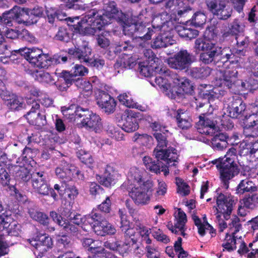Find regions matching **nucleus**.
<instances>
[{
  "mask_svg": "<svg viewBox=\"0 0 258 258\" xmlns=\"http://www.w3.org/2000/svg\"><path fill=\"white\" fill-rule=\"evenodd\" d=\"M173 85L170 92L174 95L190 93L192 90V86L188 79L184 77H176L173 78Z\"/></svg>",
  "mask_w": 258,
  "mask_h": 258,
  "instance_id": "nucleus-18",
  "label": "nucleus"
},
{
  "mask_svg": "<svg viewBox=\"0 0 258 258\" xmlns=\"http://www.w3.org/2000/svg\"><path fill=\"white\" fill-rule=\"evenodd\" d=\"M55 174L58 178L68 181L73 178L81 179L83 177L80 171L74 166L65 161H61L55 169Z\"/></svg>",
  "mask_w": 258,
  "mask_h": 258,
  "instance_id": "nucleus-13",
  "label": "nucleus"
},
{
  "mask_svg": "<svg viewBox=\"0 0 258 258\" xmlns=\"http://www.w3.org/2000/svg\"><path fill=\"white\" fill-rule=\"evenodd\" d=\"M228 232L227 233H229L232 235H236L237 233L241 230L242 224L238 217L234 216L230 219L228 223Z\"/></svg>",
  "mask_w": 258,
  "mask_h": 258,
  "instance_id": "nucleus-47",
  "label": "nucleus"
},
{
  "mask_svg": "<svg viewBox=\"0 0 258 258\" xmlns=\"http://www.w3.org/2000/svg\"><path fill=\"white\" fill-rule=\"evenodd\" d=\"M235 154V149L231 148L224 158H219L215 161L217 168L220 169L221 178L226 189L228 187V180L238 172V166L234 161Z\"/></svg>",
  "mask_w": 258,
  "mask_h": 258,
  "instance_id": "nucleus-5",
  "label": "nucleus"
},
{
  "mask_svg": "<svg viewBox=\"0 0 258 258\" xmlns=\"http://www.w3.org/2000/svg\"><path fill=\"white\" fill-rule=\"evenodd\" d=\"M97 11L93 9L82 20V22L88 25L85 28V32L87 34L94 35L101 30L105 25L112 23L114 20L122 21L124 17L123 13L116 8L114 2H109L103 12H100L98 18L94 17Z\"/></svg>",
  "mask_w": 258,
  "mask_h": 258,
  "instance_id": "nucleus-1",
  "label": "nucleus"
},
{
  "mask_svg": "<svg viewBox=\"0 0 258 258\" xmlns=\"http://www.w3.org/2000/svg\"><path fill=\"white\" fill-rule=\"evenodd\" d=\"M156 66L149 65L147 62H144L139 63V69L140 74L146 77L152 76L155 73V70Z\"/></svg>",
  "mask_w": 258,
  "mask_h": 258,
  "instance_id": "nucleus-54",
  "label": "nucleus"
},
{
  "mask_svg": "<svg viewBox=\"0 0 258 258\" xmlns=\"http://www.w3.org/2000/svg\"><path fill=\"white\" fill-rule=\"evenodd\" d=\"M155 83L163 91H169L171 89L170 82L172 78L170 75V71L164 67H156L155 70Z\"/></svg>",
  "mask_w": 258,
  "mask_h": 258,
  "instance_id": "nucleus-15",
  "label": "nucleus"
},
{
  "mask_svg": "<svg viewBox=\"0 0 258 258\" xmlns=\"http://www.w3.org/2000/svg\"><path fill=\"white\" fill-rule=\"evenodd\" d=\"M39 245L38 247L39 252H43L50 249L53 245L51 238L45 235H39Z\"/></svg>",
  "mask_w": 258,
  "mask_h": 258,
  "instance_id": "nucleus-45",
  "label": "nucleus"
},
{
  "mask_svg": "<svg viewBox=\"0 0 258 258\" xmlns=\"http://www.w3.org/2000/svg\"><path fill=\"white\" fill-rule=\"evenodd\" d=\"M145 249L146 256L147 258H151L160 254L158 247L153 245H151V244H148Z\"/></svg>",
  "mask_w": 258,
  "mask_h": 258,
  "instance_id": "nucleus-64",
  "label": "nucleus"
},
{
  "mask_svg": "<svg viewBox=\"0 0 258 258\" xmlns=\"http://www.w3.org/2000/svg\"><path fill=\"white\" fill-rule=\"evenodd\" d=\"M177 31L179 35L183 38L191 39L196 38L199 35V31L191 28L180 26L177 27Z\"/></svg>",
  "mask_w": 258,
  "mask_h": 258,
  "instance_id": "nucleus-43",
  "label": "nucleus"
},
{
  "mask_svg": "<svg viewBox=\"0 0 258 258\" xmlns=\"http://www.w3.org/2000/svg\"><path fill=\"white\" fill-rule=\"evenodd\" d=\"M31 183L35 192L43 196L49 194L50 188L42 173H34L32 177Z\"/></svg>",
  "mask_w": 258,
  "mask_h": 258,
  "instance_id": "nucleus-19",
  "label": "nucleus"
},
{
  "mask_svg": "<svg viewBox=\"0 0 258 258\" xmlns=\"http://www.w3.org/2000/svg\"><path fill=\"white\" fill-rule=\"evenodd\" d=\"M211 73V69L207 66L195 67L190 71L191 75L197 79H202L207 77Z\"/></svg>",
  "mask_w": 258,
  "mask_h": 258,
  "instance_id": "nucleus-46",
  "label": "nucleus"
},
{
  "mask_svg": "<svg viewBox=\"0 0 258 258\" xmlns=\"http://www.w3.org/2000/svg\"><path fill=\"white\" fill-rule=\"evenodd\" d=\"M27 108L29 111L25 116L28 122L39 127L46 124V114L45 110L40 108L39 104L33 98L26 97Z\"/></svg>",
  "mask_w": 258,
  "mask_h": 258,
  "instance_id": "nucleus-8",
  "label": "nucleus"
},
{
  "mask_svg": "<svg viewBox=\"0 0 258 258\" xmlns=\"http://www.w3.org/2000/svg\"><path fill=\"white\" fill-rule=\"evenodd\" d=\"M152 235L157 241L164 243H167L170 241L169 237L160 229H153L152 231Z\"/></svg>",
  "mask_w": 258,
  "mask_h": 258,
  "instance_id": "nucleus-60",
  "label": "nucleus"
},
{
  "mask_svg": "<svg viewBox=\"0 0 258 258\" xmlns=\"http://www.w3.org/2000/svg\"><path fill=\"white\" fill-rule=\"evenodd\" d=\"M50 216L59 226L62 227L67 232L73 235H77V232L79 230V227H81L85 231H88L90 228L89 224L92 223L93 219L97 218L96 215L92 214L85 217L80 214L74 215L73 217L69 215L70 221L67 222L54 211L50 212Z\"/></svg>",
  "mask_w": 258,
  "mask_h": 258,
  "instance_id": "nucleus-3",
  "label": "nucleus"
},
{
  "mask_svg": "<svg viewBox=\"0 0 258 258\" xmlns=\"http://www.w3.org/2000/svg\"><path fill=\"white\" fill-rule=\"evenodd\" d=\"M173 40L165 35L158 36L153 41L152 46L154 48L165 47L173 44Z\"/></svg>",
  "mask_w": 258,
  "mask_h": 258,
  "instance_id": "nucleus-41",
  "label": "nucleus"
},
{
  "mask_svg": "<svg viewBox=\"0 0 258 258\" xmlns=\"http://www.w3.org/2000/svg\"><path fill=\"white\" fill-rule=\"evenodd\" d=\"M155 83L163 91H169L171 89L170 82L172 78L170 75V71L164 67H156L155 70Z\"/></svg>",
  "mask_w": 258,
  "mask_h": 258,
  "instance_id": "nucleus-14",
  "label": "nucleus"
},
{
  "mask_svg": "<svg viewBox=\"0 0 258 258\" xmlns=\"http://www.w3.org/2000/svg\"><path fill=\"white\" fill-rule=\"evenodd\" d=\"M92 215H96L97 218L93 219L92 223L89 224L90 229H93L97 235L104 236V226L106 225V221L102 220L99 214L92 213Z\"/></svg>",
  "mask_w": 258,
  "mask_h": 258,
  "instance_id": "nucleus-33",
  "label": "nucleus"
},
{
  "mask_svg": "<svg viewBox=\"0 0 258 258\" xmlns=\"http://www.w3.org/2000/svg\"><path fill=\"white\" fill-rule=\"evenodd\" d=\"M238 66L237 61H233L226 70L220 72V74L222 75V76L220 77V80L222 82L220 86L224 85L228 88L232 87L237 77L238 74L237 68Z\"/></svg>",
  "mask_w": 258,
  "mask_h": 258,
  "instance_id": "nucleus-16",
  "label": "nucleus"
},
{
  "mask_svg": "<svg viewBox=\"0 0 258 258\" xmlns=\"http://www.w3.org/2000/svg\"><path fill=\"white\" fill-rule=\"evenodd\" d=\"M7 105L12 110H18L23 108V101L21 98L13 96L8 99Z\"/></svg>",
  "mask_w": 258,
  "mask_h": 258,
  "instance_id": "nucleus-55",
  "label": "nucleus"
},
{
  "mask_svg": "<svg viewBox=\"0 0 258 258\" xmlns=\"http://www.w3.org/2000/svg\"><path fill=\"white\" fill-rule=\"evenodd\" d=\"M195 49L197 53L203 51L200 54V60L205 64H209L218 57L221 59L228 60L234 55L231 50L228 47L222 48L221 47L216 46L215 44L210 40L198 38L195 42Z\"/></svg>",
  "mask_w": 258,
  "mask_h": 258,
  "instance_id": "nucleus-2",
  "label": "nucleus"
},
{
  "mask_svg": "<svg viewBox=\"0 0 258 258\" xmlns=\"http://www.w3.org/2000/svg\"><path fill=\"white\" fill-rule=\"evenodd\" d=\"M32 76L36 80L41 83H50L53 81L50 74L42 70L34 72Z\"/></svg>",
  "mask_w": 258,
  "mask_h": 258,
  "instance_id": "nucleus-51",
  "label": "nucleus"
},
{
  "mask_svg": "<svg viewBox=\"0 0 258 258\" xmlns=\"http://www.w3.org/2000/svg\"><path fill=\"white\" fill-rule=\"evenodd\" d=\"M122 120V128L127 133L135 132L139 128V119L133 111L125 112Z\"/></svg>",
  "mask_w": 258,
  "mask_h": 258,
  "instance_id": "nucleus-22",
  "label": "nucleus"
},
{
  "mask_svg": "<svg viewBox=\"0 0 258 258\" xmlns=\"http://www.w3.org/2000/svg\"><path fill=\"white\" fill-rule=\"evenodd\" d=\"M154 136L157 142V146L153 152L155 158L158 161H164L168 167L175 166L178 162L177 150L168 147V142L164 134L155 133Z\"/></svg>",
  "mask_w": 258,
  "mask_h": 258,
  "instance_id": "nucleus-4",
  "label": "nucleus"
},
{
  "mask_svg": "<svg viewBox=\"0 0 258 258\" xmlns=\"http://www.w3.org/2000/svg\"><path fill=\"white\" fill-rule=\"evenodd\" d=\"M146 172L142 168L133 167L131 168L127 174V181L125 182V186H130L132 185L135 186L136 184L140 185L145 182L144 179V176Z\"/></svg>",
  "mask_w": 258,
  "mask_h": 258,
  "instance_id": "nucleus-23",
  "label": "nucleus"
},
{
  "mask_svg": "<svg viewBox=\"0 0 258 258\" xmlns=\"http://www.w3.org/2000/svg\"><path fill=\"white\" fill-rule=\"evenodd\" d=\"M199 89L201 94L208 100H210L211 98H219L220 95H223L224 93V91L219 87L212 88L210 85L206 84L201 85Z\"/></svg>",
  "mask_w": 258,
  "mask_h": 258,
  "instance_id": "nucleus-28",
  "label": "nucleus"
},
{
  "mask_svg": "<svg viewBox=\"0 0 258 258\" xmlns=\"http://www.w3.org/2000/svg\"><path fill=\"white\" fill-rule=\"evenodd\" d=\"M206 5L209 11L219 19L227 20L232 13V8L220 0H206Z\"/></svg>",
  "mask_w": 258,
  "mask_h": 258,
  "instance_id": "nucleus-11",
  "label": "nucleus"
},
{
  "mask_svg": "<svg viewBox=\"0 0 258 258\" xmlns=\"http://www.w3.org/2000/svg\"><path fill=\"white\" fill-rule=\"evenodd\" d=\"M76 109L77 106L75 105H71L69 107L63 106L61 107V112L67 118L76 120Z\"/></svg>",
  "mask_w": 258,
  "mask_h": 258,
  "instance_id": "nucleus-57",
  "label": "nucleus"
},
{
  "mask_svg": "<svg viewBox=\"0 0 258 258\" xmlns=\"http://www.w3.org/2000/svg\"><path fill=\"white\" fill-rule=\"evenodd\" d=\"M243 30L242 27L239 24L238 20L235 19L229 26V31L223 34V37H227L230 34L236 35Z\"/></svg>",
  "mask_w": 258,
  "mask_h": 258,
  "instance_id": "nucleus-49",
  "label": "nucleus"
},
{
  "mask_svg": "<svg viewBox=\"0 0 258 258\" xmlns=\"http://www.w3.org/2000/svg\"><path fill=\"white\" fill-rule=\"evenodd\" d=\"M174 217L175 220L174 225L173 226L171 223H169L167 225L168 228L172 232L175 233L180 232V234L184 236L185 235L184 226L187 221L186 216L181 209H178L174 213Z\"/></svg>",
  "mask_w": 258,
  "mask_h": 258,
  "instance_id": "nucleus-20",
  "label": "nucleus"
},
{
  "mask_svg": "<svg viewBox=\"0 0 258 258\" xmlns=\"http://www.w3.org/2000/svg\"><path fill=\"white\" fill-rule=\"evenodd\" d=\"M257 190L255 184L250 179H245L241 180L236 187V194L243 195L245 192H252Z\"/></svg>",
  "mask_w": 258,
  "mask_h": 258,
  "instance_id": "nucleus-35",
  "label": "nucleus"
},
{
  "mask_svg": "<svg viewBox=\"0 0 258 258\" xmlns=\"http://www.w3.org/2000/svg\"><path fill=\"white\" fill-rule=\"evenodd\" d=\"M82 122L84 125L93 130L95 132L99 131L102 127L99 116L91 112L86 118L83 119Z\"/></svg>",
  "mask_w": 258,
  "mask_h": 258,
  "instance_id": "nucleus-30",
  "label": "nucleus"
},
{
  "mask_svg": "<svg viewBox=\"0 0 258 258\" xmlns=\"http://www.w3.org/2000/svg\"><path fill=\"white\" fill-rule=\"evenodd\" d=\"M230 140V138L226 134L219 133L213 137L212 139V144L214 148L222 150L227 147Z\"/></svg>",
  "mask_w": 258,
  "mask_h": 258,
  "instance_id": "nucleus-37",
  "label": "nucleus"
},
{
  "mask_svg": "<svg viewBox=\"0 0 258 258\" xmlns=\"http://www.w3.org/2000/svg\"><path fill=\"white\" fill-rule=\"evenodd\" d=\"M237 246H238L239 248L237 250L238 253L240 255H243L248 253L251 249H249L246 243L244 242L242 236L238 237V240H237Z\"/></svg>",
  "mask_w": 258,
  "mask_h": 258,
  "instance_id": "nucleus-63",
  "label": "nucleus"
},
{
  "mask_svg": "<svg viewBox=\"0 0 258 258\" xmlns=\"http://www.w3.org/2000/svg\"><path fill=\"white\" fill-rule=\"evenodd\" d=\"M143 162L149 170L154 172L156 173H160L161 171L164 172V175L166 176L169 173V170H167L165 167L163 166L160 167L159 164H156L154 161H153L152 159L150 157H144L143 158Z\"/></svg>",
  "mask_w": 258,
  "mask_h": 258,
  "instance_id": "nucleus-38",
  "label": "nucleus"
},
{
  "mask_svg": "<svg viewBox=\"0 0 258 258\" xmlns=\"http://www.w3.org/2000/svg\"><path fill=\"white\" fill-rule=\"evenodd\" d=\"M238 235H232L229 233H226L225 239L222 243L224 250L225 249L228 251L235 250L237 248V240H238Z\"/></svg>",
  "mask_w": 258,
  "mask_h": 258,
  "instance_id": "nucleus-40",
  "label": "nucleus"
},
{
  "mask_svg": "<svg viewBox=\"0 0 258 258\" xmlns=\"http://www.w3.org/2000/svg\"><path fill=\"white\" fill-rule=\"evenodd\" d=\"M79 88L82 94L84 96H89L92 94V86L89 82L82 80Z\"/></svg>",
  "mask_w": 258,
  "mask_h": 258,
  "instance_id": "nucleus-62",
  "label": "nucleus"
},
{
  "mask_svg": "<svg viewBox=\"0 0 258 258\" xmlns=\"http://www.w3.org/2000/svg\"><path fill=\"white\" fill-rule=\"evenodd\" d=\"M135 229L137 232L141 237L143 242H145L147 244H151L152 240L149 238V235L152 232L150 228L141 224H139L136 225Z\"/></svg>",
  "mask_w": 258,
  "mask_h": 258,
  "instance_id": "nucleus-44",
  "label": "nucleus"
},
{
  "mask_svg": "<svg viewBox=\"0 0 258 258\" xmlns=\"http://www.w3.org/2000/svg\"><path fill=\"white\" fill-rule=\"evenodd\" d=\"M242 204L248 209H254L258 205V194L249 195L242 200Z\"/></svg>",
  "mask_w": 258,
  "mask_h": 258,
  "instance_id": "nucleus-50",
  "label": "nucleus"
},
{
  "mask_svg": "<svg viewBox=\"0 0 258 258\" xmlns=\"http://www.w3.org/2000/svg\"><path fill=\"white\" fill-rule=\"evenodd\" d=\"M198 123L199 132L209 136H213L217 131L215 122L208 116H200Z\"/></svg>",
  "mask_w": 258,
  "mask_h": 258,
  "instance_id": "nucleus-24",
  "label": "nucleus"
},
{
  "mask_svg": "<svg viewBox=\"0 0 258 258\" xmlns=\"http://www.w3.org/2000/svg\"><path fill=\"white\" fill-rule=\"evenodd\" d=\"M177 123L180 128L187 129L191 126V118L188 112L182 109L177 110L176 115Z\"/></svg>",
  "mask_w": 258,
  "mask_h": 258,
  "instance_id": "nucleus-31",
  "label": "nucleus"
},
{
  "mask_svg": "<svg viewBox=\"0 0 258 258\" xmlns=\"http://www.w3.org/2000/svg\"><path fill=\"white\" fill-rule=\"evenodd\" d=\"M25 12H28V10L25 8H21L18 7H15L10 11L4 13V23L7 25L11 26L12 22H16L18 23H26L25 20Z\"/></svg>",
  "mask_w": 258,
  "mask_h": 258,
  "instance_id": "nucleus-17",
  "label": "nucleus"
},
{
  "mask_svg": "<svg viewBox=\"0 0 258 258\" xmlns=\"http://www.w3.org/2000/svg\"><path fill=\"white\" fill-rule=\"evenodd\" d=\"M16 177L18 179H21L27 182L32 178L33 175L30 173L29 171L25 167L16 166L15 167Z\"/></svg>",
  "mask_w": 258,
  "mask_h": 258,
  "instance_id": "nucleus-48",
  "label": "nucleus"
},
{
  "mask_svg": "<svg viewBox=\"0 0 258 258\" xmlns=\"http://www.w3.org/2000/svg\"><path fill=\"white\" fill-rule=\"evenodd\" d=\"M10 227L7 230L9 235L18 236L20 232V226L13 221L12 212L5 209L0 200V230Z\"/></svg>",
  "mask_w": 258,
  "mask_h": 258,
  "instance_id": "nucleus-10",
  "label": "nucleus"
},
{
  "mask_svg": "<svg viewBox=\"0 0 258 258\" xmlns=\"http://www.w3.org/2000/svg\"><path fill=\"white\" fill-rule=\"evenodd\" d=\"M98 106L108 114L113 113L116 107V102L114 98L105 92H100L97 99Z\"/></svg>",
  "mask_w": 258,
  "mask_h": 258,
  "instance_id": "nucleus-21",
  "label": "nucleus"
},
{
  "mask_svg": "<svg viewBox=\"0 0 258 258\" xmlns=\"http://www.w3.org/2000/svg\"><path fill=\"white\" fill-rule=\"evenodd\" d=\"M123 31L125 35L143 41V43L141 44L142 46H145L146 41L150 40L154 33L153 29L146 28L142 22L137 19L128 20L124 23Z\"/></svg>",
  "mask_w": 258,
  "mask_h": 258,
  "instance_id": "nucleus-6",
  "label": "nucleus"
},
{
  "mask_svg": "<svg viewBox=\"0 0 258 258\" xmlns=\"http://www.w3.org/2000/svg\"><path fill=\"white\" fill-rule=\"evenodd\" d=\"M217 192L216 217L220 218L223 216L225 219L228 220L237 200L228 193L219 192L218 190Z\"/></svg>",
  "mask_w": 258,
  "mask_h": 258,
  "instance_id": "nucleus-7",
  "label": "nucleus"
},
{
  "mask_svg": "<svg viewBox=\"0 0 258 258\" xmlns=\"http://www.w3.org/2000/svg\"><path fill=\"white\" fill-rule=\"evenodd\" d=\"M153 183L150 180H147L140 185L136 184L133 187H128L131 189L130 196L137 205H146L150 200L151 192L152 190Z\"/></svg>",
  "mask_w": 258,
  "mask_h": 258,
  "instance_id": "nucleus-9",
  "label": "nucleus"
},
{
  "mask_svg": "<svg viewBox=\"0 0 258 258\" xmlns=\"http://www.w3.org/2000/svg\"><path fill=\"white\" fill-rule=\"evenodd\" d=\"M42 50L37 48H25L22 50V55L31 64L35 65L38 57L41 54Z\"/></svg>",
  "mask_w": 258,
  "mask_h": 258,
  "instance_id": "nucleus-36",
  "label": "nucleus"
},
{
  "mask_svg": "<svg viewBox=\"0 0 258 258\" xmlns=\"http://www.w3.org/2000/svg\"><path fill=\"white\" fill-rule=\"evenodd\" d=\"M53 60L54 58L52 59L48 55L42 52L41 54L38 57L37 60L38 62H36L34 66L41 68H48L52 63Z\"/></svg>",
  "mask_w": 258,
  "mask_h": 258,
  "instance_id": "nucleus-53",
  "label": "nucleus"
},
{
  "mask_svg": "<svg viewBox=\"0 0 258 258\" xmlns=\"http://www.w3.org/2000/svg\"><path fill=\"white\" fill-rule=\"evenodd\" d=\"M88 73V69L82 65L76 64L71 71V73L62 72V76L68 84L72 83L74 77L84 76Z\"/></svg>",
  "mask_w": 258,
  "mask_h": 258,
  "instance_id": "nucleus-29",
  "label": "nucleus"
},
{
  "mask_svg": "<svg viewBox=\"0 0 258 258\" xmlns=\"http://www.w3.org/2000/svg\"><path fill=\"white\" fill-rule=\"evenodd\" d=\"M251 114L246 118V122L249 126L253 127L257 125L255 128V135L258 136V99L251 105Z\"/></svg>",
  "mask_w": 258,
  "mask_h": 258,
  "instance_id": "nucleus-34",
  "label": "nucleus"
},
{
  "mask_svg": "<svg viewBox=\"0 0 258 258\" xmlns=\"http://www.w3.org/2000/svg\"><path fill=\"white\" fill-rule=\"evenodd\" d=\"M206 21V16L201 12L196 13L192 18L191 23L196 27H201Z\"/></svg>",
  "mask_w": 258,
  "mask_h": 258,
  "instance_id": "nucleus-58",
  "label": "nucleus"
},
{
  "mask_svg": "<svg viewBox=\"0 0 258 258\" xmlns=\"http://www.w3.org/2000/svg\"><path fill=\"white\" fill-rule=\"evenodd\" d=\"M192 61V55L186 50L181 49L168 59V64L172 68L182 70L187 69Z\"/></svg>",
  "mask_w": 258,
  "mask_h": 258,
  "instance_id": "nucleus-12",
  "label": "nucleus"
},
{
  "mask_svg": "<svg viewBox=\"0 0 258 258\" xmlns=\"http://www.w3.org/2000/svg\"><path fill=\"white\" fill-rule=\"evenodd\" d=\"M78 157L82 162L84 163L89 167L92 166L94 161L89 153H86L84 151H80L78 153Z\"/></svg>",
  "mask_w": 258,
  "mask_h": 258,
  "instance_id": "nucleus-61",
  "label": "nucleus"
},
{
  "mask_svg": "<svg viewBox=\"0 0 258 258\" xmlns=\"http://www.w3.org/2000/svg\"><path fill=\"white\" fill-rule=\"evenodd\" d=\"M118 99L122 104L127 107L137 108L141 111L144 110V107L135 102L129 94L123 93L120 94L118 96Z\"/></svg>",
  "mask_w": 258,
  "mask_h": 258,
  "instance_id": "nucleus-39",
  "label": "nucleus"
},
{
  "mask_svg": "<svg viewBox=\"0 0 258 258\" xmlns=\"http://www.w3.org/2000/svg\"><path fill=\"white\" fill-rule=\"evenodd\" d=\"M68 53L77 58L80 62L90 63V61L91 60V49L88 46L81 48L76 47L70 48L68 50Z\"/></svg>",
  "mask_w": 258,
  "mask_h": 258,
  "instance_id": "nucleus-25",
  "label": "nucleus"
},
{
  "mask_svg": "<svg viewBox=\"0 0 258 258\" xmlns=\"http://www.w3.org/2000/svg\"><path fill=\"white\" fill-rule=\"evenodd\" d=\"M245 105L240 99H233L227 107L228 115L233 118H236L240 115L245 109Z\"/></svg>",
  "mask_w": 258,
  "mask_h": 258,
  "instance_id": "nucleus-27",
  "label": "nucleus"
},
{
  "mask_svg": "<svg viewBox=\"0 0 258 258\" xmlns=\"http://www.w3.org/2000/svg\"><path fill=\"white\" fill-rule=\"evenodd\" d=\"M137 57L131 55L123 54L114 64L115 68L119 67L125 69H131L136 64Z\"/></svg>",
  "mask_w": 258,
  "mask_h": 258,
  "instance_id": "nucleus-32",
  "label": "nucleus"
},
{
  "mask_svg": "<svg viewBox=\"0 0 258 258\" xmlns=\"http://www.w3.org/2000/svg\"><path fill=\"white\" fill-rule=\"evenodd\" d=\"M57 245L59 249H67L71 247L72 243L70 238L64 235L58 237L57 239Z\"/></svg>",
  "mask_w": 258,
  "mask_h": 258,
  "instance_id": "nucleus-59",
  "label": "nucleus"
},
{
  "mask_svg": "<svg viewBox=\"0 0 258 258\" xmlns=\"http://www.w3.org/2000/svg\"><path fill=\"white\" fill-rule=\"evenodd\" d=\"M241 87L243 91H251L255 90L258 89V81L251 78L249 79L248 80L241 81Z\"/></svg>",
  "mask_w": 258,
  "mask_h": 258,
  "instance_id": "nucleus-56",
  "label": "nucleus"
},
{
  "mask_svg": "<svg viewBox=\"0 0 258 258\" xmlns=\"http://www.w3.org/2000/svg\"><path fill=\"white\" fill-rule=\"evenodd\" d=\"M192 219L198 227V233L201 236H203L207 233H209L211 237L215 235V230L208 223L205 215L203 217V222H202L201 219L195 215L192 216Z\"/></svg>",
  "mask_w": 258,
  "mask_h": 258,
  "instance_id": "nucleus-26",
  "label": "nucleus"
},
{
  "mask_svg": "<svg viewBox=\"0 0 258 258\" xmlns=\"http://www.w3.org/2000/svg\"><path fill=\"white\" fill-rule=\"evenodd\" d=\"M29 213L31 218L33 220L43 225L48 224V218L46 214L34 209L30 210Z\"/></svg>",
  "mask_w": 258,
  "mask_h": 258,
  "instance_id": "nucleus-52",
  "label": "nucleus"
},
{
  "mask_svg": "<svg viewBox=\"0 0 258 258\" xmlns=\"http://www.w3.org/2000/svg\"><path fill=\"white\" fill-rule=\"evenodd\" d=\"M110 168L106 169L103 176L100 177V183L106 187L111 186L115 182L116 173L112 170L110 171Z\"/></svg>",
  "mask_w": 258,
  "mask_h": 258,
  "instance_id": "nucleus-42",
  "label": "nucleus"
}]
</instances>
